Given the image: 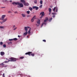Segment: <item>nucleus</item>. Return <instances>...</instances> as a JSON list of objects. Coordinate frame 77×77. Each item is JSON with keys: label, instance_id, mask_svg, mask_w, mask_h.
Listing matches in <instances>:
<instances>
[{"label": "nucleus", "instance_id": "20e7f679", "mask_svg": "<svg viewBox=\"0 0 77 77\" xmlns=\"http://www.w3.org/2000/svg\"><path fill=\"white\" fill-rule=\"evenodd\" d=\"M40 15H41V16L40 17V18H42L44 15H45V13H44V12H41L40 14Z\"/></svg>", "mask_w": 77, "mask_h": 77}, {"label": "nucleus", "instance_id": "603ef678", "mask_svg": "<svg viewBox=\"0 0 77 77\" xmlns=\"http://www.w3.org/2000/svg\"><path fill=\"white\" fill-rule=\"evenodd\" d=\"M8 13H11V12L10 11H8Z\"/></svg>", "mask_w": 77, "mask_h": 77}, {"label": "nucleus", "instance_id": "f257e3e1", "mask_svg": "<svg viewBox=\"0 0 77 77\" xmlns=\"http://www.w3.org/2000/svg\"><path fill=\"white\" fill-rule=\"evenodd\" d=\"M12 4H13V5H17V8H23V6H24V5H23V4L21 2H13L12 3Z\"/></svg>", "mask_w": 77, "mask_h": 77}, {"label": "nucleus", "instance_id": "9b49d317", "mask_svg": "<svg viewBox=\"0 0 77 77\" xmlns=\"http://www.w3.org/2000/svg\"><path fill=\"white\" fill-rule=\"evenodd\" d=\"M0 54L1 56H3L5 55V52H0Z\"/></svg>", "mask_w": 77, "mask_h": 77}, {"label": "nucleus", "instance_id": "a19ab883", "mask_svg": "<svg viewBox=\"0 0 77 77\" xmlns=\"http://www.w3.org/2000/svg\"><path fill=\"white\" fill-rule=\"evenodd\" d=\"M3 77H5V73H4L3 74Z\"/></svg>", "mask_w": 77, "mask_h": 77}, {"label": "nucleus", "instance_id": "3c124183", "mask_svg": "<svg viewBox=\"0 0 77 77\" xmlns=\"http://www.w3.org/2000/svg\"><path fill=\"white\" fill-rule=\"evenodd\" d=\"M17 11H15L14 12V14H17Z\"/></svg>", "mask_w": 77, "mask_h": 77}, {"label": "nucleus", "instance_id": "c85d7f7f", "mask_svg": "<svg viewBox=\"0 0 77 77\" xmlns=\"http://www.w3.org/2000/svg\"><path fill=\"white\" fill-rule=\"evenodd\" d=\"M0 65H2V66H4V64L3 63H2L1 64H0Z\"/></svg>", "mask_w": 77, "mask_h": 77}, {"label": "nucleus", "instance_id": "c756f323", "mask_svg": "<svg viewBox=\"0 0 77 77\" xmlns=\"http://www.w3.org/2000/svg\"><path fill=\"white\" fill-rule=\"evenodd\" d=\"M20 59H24V57H20Z\"/></svg>", "mask_w": 77, "mask_h": 77}, {"label": "nucleus", "instance_id": "412c9836", "mask_svg": "<svg viewBox=\"0 0 77 77\" xmlns=\"http://www.w3.org/2000/svg\"><path fill=\"white\" fill-rule=\"evenodd\" d=\"M52 15H56L57 14H56V13H52Z\"/></svg>", "mask_w": 77, "mask_h": 77}, {"label": "nucleus", "instance_id": "bb28decb", "mask_svg": "<svg viewBox=\"0 0 77 77\" xmlns=\"http://www.w3.org/2000/svg\"><path fill=\"white\" fill-rule=\"evenodd\" d=\"M26 12L28 14H30V11H26Z\"/></svg>", "mask_w": 77, "mask_h": 77}, {"label": "nucleus", "instance_id": "bf43d9fd", "mask_svg": "<svg viewBox=\"0 0 77 77\" xmlns=\"http://www.w3.org/2000/svg\"><path fill=\"white\" fill-rule=\"evenodd\" d=\"M6 59L7 60H8V59H7V58H6Z\"/></svg>", "mask_w": 77, "mask_h": 77}, {"label": "nucleus", "instance_id": "1a4fd4ad", "mask_svg": "<svg viewBox=\"0 0 77 77\" xmlns=\"http://www.w3.org/2000/svg\"><path fill=\"white\" fill-rule=\"evenodd\" d=\"M23 5L24 6H29V3H26L25 2L23 3Z\"/></svg>", "mask_w": 77, "mask_h": 77}, {"label": "nucleus", "instance_id": "f03ea898", "mask_svg": "<svg viewBox=\"0 0 77 77\" xmlns=\"http://www.w3.org/2000/svg\"><path fill=\"white\" fill-rule=\"evenodd\" d=\"M9 60H8V62H15L17 61V59L15 58H9Z\"/></svg>", "mask_w": 77, "mask_h": 77}, {"label": "nucleus", "instance_id": "13d9d810", "mask_svg": "<svg viewBox=\"0 0 77 77\" xmlns=\"http://www.w3.org/2000/svg\"><path fill=\"white\" fill-rule=\"evenodd\" d=\"M29 36H27V38H29Z\"/></svg>", "mask_w": 77, "mask_h": 77}, {"label": "nucleus", "instance_id": "5701e85b", "mask_svg": "<svg viewBox=\"0 0 77 77\" xmlns=\"http://www.w3.org/2000/svg\"><path fill=\"white\" fill-rule=\"evenodd\" d=\"M56 7H55L53 9V11H54L55 12V10H56Z\"/></svg>", "mask_w": 77, "mask_h": 77}, {"label": "nucleus", "instance_id": "de8ad7c7", "mask_svg": "<svg viewBox=\"0 0 77 77\" xmlns=\"http://www.w3.org/2000/svg\"><path fill=\"white\" fill-rule=\"evenodd\" d=\"M21 35H18V38H20V37H21Z\"/></svg>", "mask_w": 77, "mask_h": 77}, {"label": "nucleus", "instance_id": "423d86ee", "mask_svg": "<svg viewBox=\"0 0 77 77\" xmlns=\"http://www.w3.org/2000/svg\"><path fill=\"white\" fill-rule=\"evenodd\" d=\"M30 27L29 26H25L24 27V30L26 32H27L28 30V29H30Z\"/></svg>", "mask_w": 77, "mask_h": 77}, {"label": "nucleus", "instance_id": "c03bdc74", "mask_svg": "<svg viewBox=\"0 0 77 77\" xmlns=\"http://www.w3.org/2000/svg\"><path fill=\"white\" fill-rule=\"evenodd\" d=\"M43 24H43V23H42V24L41 26V27H42L43 26Z\"/></svg>", "mask_w": 77, "mask_h": 77}, {"label": "nucleus", "instance_id": "49530a36", "mask_svg": "<svg viewBox=\"0 0 77 77\" xmlns=\"http://www.w3.org/2000/svg\"><path fill=\"white\" fill-rule=\"evenodd\" d=\"M27 17H30V16L29 15H28L27 16Z\"/></svg>", "mask_w": 77, "mask_h": 77}, {"label": "nucleus", "instance_id": "f704fd0d", "mask_svg": "<svg viewBox=\"0 0 77 77\" xmlns=\"http://www.w3.org/2000/svg\"><path fill=\"white\" fill-rule=\"evenodd\" d=\"M9 41H13V39H9Z\"/></svg>", "mask_w": 77, "mask_h": 77}, {"label": "nucleus", "instance_id": "72a5a7b5", "mask_svg": "<svg viewBox=\"0 0 77 77\" xmlns=\"http://www.w3.org/2000/svg\"><path fill=\"white\" fill-rule=\"evenodd\" d=\"M8 44H12V42H9Z\"/></svg>", "mask_w": 77, "mask_h": 77}, {"label": "nucleus", "instance_id": "7c9ffc66", "mask_svg": "<svg viewBox=\"0 0 77 77\" xmlns=\"http://www.w3.org/2000/svg\"><path fill=\"white\" fill-rule=\"evenodd\" d=\"M3 47H4V48H5L6 47V45H3Z\"/></svg>", "mask_w": 77, "mask_h": 77}, {"label": "nucleus", "instance_id": "dca6fc26", "mask_svg": "<svg viewBox=\"0 0 77 77\" xmlns=\"http://www.w3.org/2000/svg\"><path fill=\"white\" fill-rule=\"evenodd\" d=\"M34 2L35 4H37V0H34Z\"/></svg>", "mask_w": 77, "mask_h": 77}, {"label": "nucleus", "instance_id": "864d4df0", "mask_svg": "<svg viewBox=\"0 0 77 77\" xmlns=\"http://www.w3.org/2000/svg\"><path fill=\"white\" fill-rule=\"evenodd\" d=\"M50 8H53V6H50Z\"/></svg>", "mask_w": 77, "mask_h": 77}, {"label": "nucleus", "instance_id": "0eeeda50", "mask_svg": "<svg viewBox=\"0 0 77 77\" xmlns=\"http://www.w3.org/2000/svg\"><path fill=\"white\" fill-rule=\"evenodd\" d=\"M7 20H8V18H6L4 20H2L3 21L2 22H0V23H1V24H2L3 23H5L6 22V21H7Z\"/></svg>", "mask_w": 77, "mask_h": 77}, {"label": "nucleus", "instance_id": "473e14b6", "mask_svg": "<svg viewBox=\"0 0 77 77\" xmlns=\"http://www.w3.org/2000/svg\"><path fill=\"white\" fill-rule=\"evenodd\" d=\"M43 24H44L45 25H45H46V24H47V23H45V22H43Z\"/></svg>", "mask_w": 77, "mask_h": 77}, {"label": "nucleus", "instance_id": "e433bc0d", "mask_svg": "<svg viewBox=\"0 0 77 77\" xmlns=\"http://www.w3.org/2000/svg\"><path fill=\"white\" fill-rule=\"evenodd\" d=\"M17 29V27L15 28L14 29H13V30H16V29Z\"/></svg>", "mask_w": 77, "mask_h": 77}, {"label": "nucleus", "instance_id": "ea45409f", "mask_svg": "<svg viewBox=\"0 0 77 77\" xmlns=\"http://www.w3.org/2000/svg\"><path fill=\"white\" fill-rule=\"evenodd\" d=\"M43 41L45 42H46V40H43Z\"/></svg>", "mask_w": 77, "mask_h": 77}, {"label": "nucleus", "instance_id": "09e8293b", "mask_svg": "<svg viewBox=\"0 0 77 77\" xmlns=\"http://www.w3.org/2000/svg\"><path fill=\"white\" fill-rule=\"evenodd\" d=\"M9 62V60H8V61H5V63H7V62Z\"/></svg>", "mask_w": 77, "mask_h": 77}, {"label": "nucleus", "instance_id": "4d7b16f0", "mask_svg": "<svg viewBox=\"0 0 77 77\" xmlns=\"http://www.w3.org/2000/svg\"><path fill=\"white\" fill-rule=\"evenodd\" d=\"M10 2H12V1L11 0L10 1Z\"/></svg>", "mask_w": 77, "mask_h": 77}, {"label": "nucleus", "instance_id": "052dcab7", "mask_svg": "<svg viewBox=\"0 0 77 77\" xmlns=\"http://www.w3.org/2000/svg\"><path fill=\"white\" fill-rule=\"evenodd\" d=\"M32 33H33V32H32Z\"/></svg>", "mask_w": 77, "mask_h": 77}, {"label": "nucleus", "instance_id": "c9c22d12", "mask_svg": "<svg viewBox=\"0 0 77 77\" xmlns=\"http://www.w3.org/2000/svg\"><path fill=\"white\" fill-rule=\"evenodd\" d=\"M58 10V9H57V8H56V12H57Z\"/></svg>", "mask_w": 77, "mask_h": 77}, {"label": "nucleus", "instance_id": "79ce46f5", "mask_svg": "<svg viewBox=\"0 0 77 77\" xmlns=\"http://www.w3.org/2000/svg\"><path fill=\"white\" fill-rule=\"evenodd\" d=\"M3 44V42H0V45H2Z\"/></svg>", "mask_w": 77, "mask_h": 77}, {"label": "nucleus", "instance_id": "b1692460", "mask_svg": "<svg viewBox=\"0 0 77 77\" xmlns=\"http://www.w3.org/2000/svg\"><path fill=\"white\" fill-rule=\"evenodd\" d=\"M39 8H42V5H40L39 7Z\"/></svg>", "mask_w": 77, "mask_h": 77}, {"label": "nucleus", "instance_id": "58836bf2", "mask_svg": "<svg viewBox=\"0 0 77 77\" xmlns=\"http://www.w3.org/2000/svg\"><path fill=\"white\" fill-rule=\"evenodd\" d=\"M47 20H44V22H45H45H47Z\"/></svg>", "mask_w": 77, "mask_h": 77}, {"label": "nucleus", "instance_id": "f8f14e48", "mask_svg": "<svg viewBox=\"0 0 77 77\" xmlns=\"http://www.w3.org/2000/svg\"><path fill=\"white\" fill-rule=\"evenodd\" d=\"M27 35V32H26L23 33V36H26Z\"/></svg>", "mask_w": 77, "mask_h": 77}, {"label": "nucleus", "instance_id": "5fc2aeb1", "mask_svg": "<svg viewBox=\"0 0 77 77\" xmlns=\"http://www.w3.org/2000/svg\"><path fill=\"white\" fill-rule=\"evenodd\" d=\"M36 25L37 26H39V25H38L37 24H36Z\"/></svg>", "mask_w": 77, "mask_h": 77}, {"label": "nucleus", "instance_id": "ddd939ff", "mask_svg": "<svg viewBox=\"0 0 77 77\" xmlns=\"http://www.w3.org/2000/svg\"><path fill=\"white\" fill-rule=\"evenodd\" d=\"M40 20L38 19V21H37V23L38 24H40Z\"/></svg>", "mask_w": 77, "mask_h": 77}, {"label": "nucleus", "instance_id": "2f4dec72", "mask_svg": "<svg viewBox=\"0 0 77 77\" xmlns=\"http://www.w3.org/2000/svg\"><path fill=\"white\" fill-rule=\"evenodd\" d=\"M45 20H46L47 21H48V17H46L45 18Z\"/></svg>", "mask_w": 77, "mask_h": 77}, {"label": "nucleus", "instance_id": "aec40b11", "mask_svg": "<svg viewBox=\"0 0 77 77\" xmlns=\"http://www.w3.org/2000/svg\"><path fill=\"white\" fill-rule=\"evenodd\" d=\"M48 10H49V12H51V8H49L48 9Z\"/></svg>", "mask_w": 77, "mask_h": 77}, {"label": "nucleus", "instance_id": "4c0bfd02", "mask_svg": "<svg viewBox=\"0 0 77 77\" xmlns=\"http://www.w3.org/2000/svg\"><path fill=\"white\" fill-rule=\"evenodd\" d=\"M8 66V65H6V66H3V67H7Z\"/></svg>", "mask_w": 77, "mask_h": 77}, {"label": "nucleus", "instance_id": "393cba45", "mask_svg": "<svg viewBox=\"0 0 77 77\" xmlns=\"http://www.w3.org/2000/svg\"><path fill=\"white\" fill-rule=\"evenodd\" d=\"M36 6H34L32 7V8L34 9H36Z\"/></svg>", "mask_w": 77, "mask_h": 77}, {"label": "nucleus", "instance_id": "a878e982", "mask_svg": "<svg viewBox=\"0 0 77 77\" xmlns=\"http://www.w3.org/2000/svg\"><path fill=\"white\" fill-rule=\"evenodd\" d=\"M13 40H14V41H17V38H14L13 39Z\"/></svg>", "mask_w": 77, "mask_h": 77}, {"label": "nucleus", "instance_id": "7ed1b4c3", "mask_svg": "<svg viewBox=\"0 0 77 77\" xmlns=\"http://www.w3.org/2000/svg\"><path fill=\"white\" fill-rule=\"evenodd\" d=\"M32 52H28L27 53H26L25 54L26 55H27L28 54L29 56H30L31 55L33 57L35 56V54H32Z\"/></svg>", "mask_w": 77, "mask_h": 77}, {"label": "nucleus", "instance_id": "a18cd8bd", "mask_svg": "<svg viewBox=\"0 0 77 77\" xmlns=\"http://www.w3.org/2000/svg\"><path fill=\"white\" fill-rule=\"evenodd\" d=\"M55 17V15H53L52 16V17L53 18H54Z\"/></svg>", "mask_w": 77, "mask_h": 77}, {"label": "nucleus", "instance_id": "39448f33", "mask_svg": "<svg viewBox=\"0 0 77 77\" xmlns=\"http://www.w3.org/2000/svg\"><path fill=\"white\" fill-rule=\"evenodd\" d=\"M6 17V15H3L2 16L1 18H0V20H5V18Z\"/></svg>", "mask_w": 77, "mask_h": 77}, {"label": "nucleus", "instance_id": "6e6d98bb", "mask_svg": "<svg viewBox=\"0 0 77 77\" xmlns=\"http://www.w3.org/2000/svg\"><path fill=\"white\" fill-rule=\"evenodd\" d=\"M2 8H5V7H2Z\"/></svg>", "mask_w": 77, "mask_h": 77}, {"label": "nucleus", "instance_id": "37998d69", "mask_svg": "<svg viewBox=\"0 0 77 77\" xmlns=\"http://www.w3.org/2000/svg\"><path fill=\"white\" fill-rule=\"evenodd\" d=\"M15 25H14L13 26V28H15Z\"/></svg>", "mask_w": 77, "mask_h": 77}, {"label": "nucleus", "instance_id": "6e6552de", "mask_svg": "<svg viewBox=\"0 0 77 77\" xmlns=\"http://www.w3.org/2000/svg\"><path fill=\"white\" fill-rule=\"evenodd\" d=\"M35 18H36V16H34L31 19V21L32 23H33V21H34V20H35Z\"/></svg>", "mask_w": 77, "mask_h": 77}, {"label": "nucleus", "instance_id": "a211bd4d", "mask_svg": "<svg viewBox=\"0 0 77 77\" xmlns=\"http://www.w3.org/2000/svg\"><path fill=\"white\" fill-rule=\"evenodd\" d=\"M43 3V2H42V0L40 1V3L41 4V5H42Z\"/></svg>", "mask_w": 77, "mask_h": 77}, {"label": "nucleus", "instance_id": "cd10ccee", "mask_svg": "<svg viewBox=\"0 0 77 77\" xmlns=\"http://www.w3.org/2000/svg\"><path fill=\"white\" fill-rule=\"evenodd\" d=\"M38 9H39V8H38V7L36 6V7L35 8V10H38Z\"/></svg>", "mask_w": 77, "mask_h": 77}, {"label": "nucleus", "instance_id": "4468645a", "mask_svg": "<svg viewBox=\"0 0 77 77\" xmlns=\"http://www.w3.org/2000/svg\"><path fill=\"white\" fill-rule=\"evenodd\" d=\"M21 15L23 17H26V14H22Z\"/></svg>", "mask_w": 77, "mask_h": 77}, {"label": "nucleus", "instance_id": "4be33fe9", "mask_svg": "<svg viewBox=\"0 0 77 77\" xmlns=\"http://www.w3.org/2000/svg\"><path fill=\"white\" fill-rule=\"evenodd\" d=\"M29 10H30V11H32L33 9H32V8H31V7H29Z\"/></svg>", "mask_w": 77, "mask_h": 77}, {"label": "nucleus", "instance_id": "8fccbe9b", "mask_svg": "<svg viewBox=\"0 0 77 77\" xmlns=\"http://www.w3.org/2000/svg\"><path fill=\"white\" fill-rule=\"evenodd\" d=\"M51 12H49V15H50V14H51Z\"/></svg>", "mask_w": 77, "mask_h": 77}, {"label": "nucleus", "instance_id": "9d476101", "mask_svg": "<svg viewBox=\"0 0 77 77\" xmlns=\"http://www.w3.org/2000/svg\"><path fill=\"white\" fill-rule=\"evenodd\" d=\"M31 28H30L29 30L28 31V34H30V31H31Z\"/></svg>", "mask_w": 77, "mask_h": 77}, {"label": "nucleus", "instance_id": "f3484780", "mask_svg": "<svg viewBox=\"0 0 77 77\" xmlns=\"http://www.w3.org/2000/svg\"><path fill=\"white\" fill-rule=\"evenodd\" d=\"M49 18L50 19L49 20V22H51V20H52L53 19V18H52V17H51V18Z\"/></svg>", "mask_w": 77, "mask_h": 77}, {"label": "nucleus", "instance_id": "2eb2a0df", "mask_svg": "<svg viewBox=\"0 0 77 77\" xmlns=\"http://www.w3.org/2000/svg\"><path fill=\"white\" fill-rule=\"evenodd\" d=\"M20 2H21L22 3H25V1L24 0H20Z\"/></svg>", "mask_w": 77, "mask_h": 77}, {"label": "nucleus", "instance_id": "6ab92c4d", "mask_svg": "<svg viewBox=\"0 0 77 77\" xmlns=\"http://www.w3.org/2000/svg\"><path fill=\"white\" fill-rule=\"evenodd\" d=\"M5 26H0V29H4Z\"/></svg>", "mask_w": 77, "mask_h": 77}]
</instances>
